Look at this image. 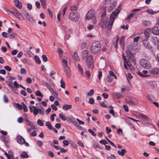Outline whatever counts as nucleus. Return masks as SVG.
<instances>
[{"label":"nucleus","instance_id":"obj_1","mask_svg":"<svg viewBox=\"0 0 159 159\" xmlns=\"http://www.w3.org/2000/svg\"><path fill=\"white\" fill-rule=\"evenodd\" d=\"M119 12V8L116 9L115 11L113 12L111 14L108 22V17H102L99 22V25L103 29H105L107 27V30L108 31H110L115 18Z\"/></svg>","mask_w":159,"mask_h":159},{"label":"nucleus","instance_id":"obj_2","mask_svg":"<svg viewBox=\"0 0 159 159\" xmlns=\"http://www.w3.org/2000/svg\"><path fill=\"white\" fill-rule=\"evenodd\" d=\"M126 53L127 56L129 59V61H127V62H125L129 67L131 68V67H132V66L131 63L129 61H131V62L134 64H135L136 63L135 59L132 53V48L131 46H129L128 47Z\"/></svg>","mask_w":159,"mask_h":159},{"label":"nucleus","instance_id":"obj_3","mask_svg":"<svg viewBox=\"0 0 159 159\" xmlns=\"http://www.w3.org/2000/svg\"><path fill=\"white\" fill-rule=\"evenodd\" d=\"M82 55L84 58H86V65L87 66L91 68L93 67V57L91 55H89L88 52L86 50H84L82 52Z\"/></svg>","mask_w":159,"mask_h":159},{"label":"nucleus","instance_id":"obj_4","mask_svg":"<svg viewBox=\"0 0 159 159\" xmlns=\"http://www.w3.org/2000/svg\"><path fill=\"white\" fill-rule=\"evenodd\" d=\"M101 47V44L99 42L94 41L91 43V51L93 54H97L100 51Z\"/></svg>","mask_w":159,"mask_h":159},{"label":"nucleus","instance_id":"obj_5","mask_svg":"<svg viewBox=\"0 0 159 159\" xmlns=\"http://www.w3.org/2000/svg\"><path fill=\"white\" fill-rule=\"evenodd\" d=\"M30 112H33L34 116H36L39 113L40 115H43L44 113V109H37L35 106H29V107Z\"/></svg>","mask_w":159,"mask_h":159},{"label":"nucleus","instance_id":"obj_6","mask_svg":"<svg viewBox=\"0 0 159 159\" xmlns=\"http://www.w3.org/2000/svg\"><path fill=\"white\" fill-rule=\"evenodd\" d=\"M140 65L143 68L149 69L152 67V65L150 62L147 59L143 58L139 61Z\"/></svg>","mask_w":159,"mask_h":159},{"label":"nucleus","instance_id":"obj_7","mask_svg":"<svg viewBox=\"0 0 159 159\" xmlns=\"http://www.w3.org/2000/svg\"><path fill=\"white\" fill-rule=\"evenodd\" d=\"M80 17V14L77 12H71L69 15L70 19L75 22H77L79 20Z\"/></svg>","mask_w":159,"mask_h":159},{"label":"nucleus","instance_id":"obj_8","mask_svg":"<svg viewBox=\"0 0 159 159\" xmlns=\"http://www.w3.org/2000/svg\"><path fill=\"white\" fill-rule=\"evenodd\" d=\"M95 11L94 9H91L89 11L86 16V19L87 20H89L92 19L93 17L94 16V14Z\"/></svg>","mask_w":159,"mask_h":159},{"label":"nucleus","instance_id":"obj_9","mask_svg":"<svg viewBox=\"0 0 159 159\" xmlns=\"http://www.w3.org/2000/svg\"><path fill=\"white\" fill-rule=\"evenodd\" d=\"M14 15L20 20H25V18L23 16L16 10H15V14Z\"/></svg>","mask_w":159,"mask_h":159},{"label":"nucleus","instance_id":"obj_10","mask_svg":"<svg viewBox=\"0 0 159 159\" xmlns=\"http://www.w3.org/2000/svg\"><path fill=\"white\" fill-rule=\"evenodd\" d=\"M143 45L146 48L150 49L152 47L150 45L149 43L147 41V39L146 38H142Z\"/></svg>","mask_w":159,"mask_h":159},{"label":"nucleus","instance_id":"obj_11","mask_svg":"<svg viewBox=\"0 0 159 159\" xmlns=\"http://www.w3.org/2000/svg\"><path fill=\"white\" fill-rule=\"evenodd\" d=\"M17 142L20 144L22 145L24 144L25 139L21 135H18L16 138Z\"/></svg>","mask_w":159,"mask_h":159},{"label":"nucleus","instance_id":"obj_12","mask_svg":"<svg viewBox=\"0 0 159 159\" xmlns=\"http://www.w3.org/2000/svg\"><path fill=\"white\" fill-rule=\"evenodd\" d=\"M151 32V29L150 28H147L144 31V34L145 36V38H146L148 39L149 36V34Z\"/></svg>","mask_w":159,"mask_h":159},{"label":"nucleus","instance_id":"obj_13","mask_svg":"<svg viewBox=\"0 0 159 159\" xmlns=\"http://www.w3.org/2000/svg\"><path fill=\"white\" fill-rule=\"evenodd\" d=\"M150 73L153 75L159 74V68H153L149 70Z\"/></svg>","mask_w":159,"mask_h":159},{"label":"nucleus","instance_id":"obj_14","mask_svg":"<svg viewBox=\"0 0 159 159\" xmlns=\"http://www.w3.org/2000/svg\"><path fill=\"white\" fill-rule=\"evenodd\" d=\"M119 38L118 36H115L113 39L112 43L115 47L116 48L117 47V44L119 41Z\"/></svg>","mask_w":159,"mask_h":159},{"label":"nucleus","instance_id":"obj_15","mask_svg":"<svg viewBox=\"0 0 159 159\" xmlns=\"http://www.w3.org/2000/svg\"><path fill=\"white\" fill-rule=\"evenodd\" d=\"M120 44L122 49L124 50L125 45V36H122L120 40Z\"/></svg>","mask_w":159,"mask_h":159},{"label":"nucleus","instance_id":"obj_16","mask_svg":"<svg viewBox=\"0 0 159 159\" xmlns=\"http://www.w3.org/2000/svg\"><path fill=\"white\" fill-rule=\"evenodd\" d=\"M148 73V71L146 70H143L142 72H138V74L141 76L143 77H148L149 75H146Z\"/></svg>","mask_w":159,"mask_h":159},{"label":"nucleus","instance_id":"obj_17","mask_svg":"<svg viewBox=\"0 0 159 159\" xmlns=\"http://www.w3.org/2000/svg\"><path fill=\"white\" fill-rule=\"evenodd\" d=\"M15 6L18 8L21 9L22 8V6L21 2L18 0H14V1Z\"/></svg>","mask_w":159,"mask_h":159},{"label":"nucleus","instance_id":"obj_18","mask_svg":"<svg viewBox=\"0 0 159 159\" xmlns=\"http://www.w3.org/2000/svg\"><path fill=\"white\" fill-rule=\"evenodd\" d=\"M142 25L146 27L150 26L151 25V22L148 20H143L142 21Z\"/></svg>","mask_w":159,"mask_h":159},{"label":"nucleus","instance_id":"obj_19","mask_svg":"<svg viewBox=\"0 0 159 159\" xmlns=\"http://www.w3.org/2000/svg\"><path fill=\"white\" fill-rule=\"evenodd\" d=\"M152 33L155 35H158L159 34V31L157 27L155 26L153 27L152 29Z\"/></svg>","mask_w":159,"mask_h":159},{"label":"nucleus","instance_id":"obj_20","mask_svg":"<svg viewBox=\"0 0 159 159\" xmlns=\"http://www.w3.org/2000/svg\"><path fill=\"white\" fill-rule=\"evenodd\" d=\"M151 41L155 45H156L159 43V40L156 37L153 36L151 37Z\"/></svg>","mask_w":159,"mask_h":159},{"label":"nucleus","instance_id":"obj_21","mask_svg":"<svg viewBox=\"0 0 159 159\" xmlns=\"http://www.w3.org/2000/svg\"><path fill=\"white\" fill-rule=\"evenodd\" d=\"M72 57L73 59L77 61H79L80 60V58L78 56V54L76 52H74L73 55Z\"/></svg>","mask_w":159,"mask_h":159},{"label":"nucleus","instance_id":"obj_22","mask_svg":"<svg viewBox=\"0 0 159 159\" xmlns=\"http://www.w3.org/2000/svg\"><path fill=\"white\" fill-rule=\"evenodd\" d=\"M126 151L125 149H122L120 150L117 151L118 154L121 156H123L125 154L126 152Z\"/></svg>","mask_w":159,"mask_h":159},{"label":"nucleus","instance_id":"obj_23","mask_svg":"<svg viewBox=\"0 0 159 159\" xmlns=\"http://www.w3.org/2000/svg\"><path fill=\"white\" fill-rule=\"evenodd\" d=\"M72 106L71 105L66 104L63 106L62 109L64 110H67L72 108Z\"/></svg>","mask_w":159,"mask_h":159},{"label":"nucleus","instance_id":"obj_24","mask_svg":"<svg viewBox=\"0 0 159 159\" xmlns=\"http://www.w3.org/2000/svg\"><path fill=\"white\" fill-rule=\"evenodd\" d=\"M64 70L66 73V74L68 76H70V70L69 67L67 66V67H64L63 68Z\"/></svg>","mask_w":159,"mask_h":159},{"label":"nucleus","instance_id":"obj_25","mask_svg":"<svg viewBox=\"0 0 159 159\" xmlns=\"http://www.w3.org/2000/svg\"><path fill=\"white\" fill-rule=\"evenodd\" d=\"M146 12L150 14H154L159 12V11H154L152 10L148 9L146 10Z\"/></svg>","mask_w":159,"mask_h":159},{"label":"nucleus","instance_id":"obj_26","mask_svg":"<svg viewBox=\"0 0 159 159\" xmlns=\"http://www.w3.org/2000/svg\"><path fill=\"white\" fill-rule=\"evenodd\" d=\"M126 102L128 104L132 106H136L138 104L137 101H136L135 102H133L131 100H129L127 101Z\"/></svg>","mask_w":159,"mask_h":159},{"label":"nucleus","instance_id":"obj_27","mask_svg":"<svg viewBox=\"0 0 159 159\" xmlns=\"http://www.w3.org/2000/svg\"><path fill=\"white\" fill-rule=\"evenodd\" d=\"M112 6H111L108 8V11L109 12H111L115 7L116 5V1L113 2L112 3Z\"/></svg>","mask_w":159,"mask_h":159},{"label":"nucleus","instance_id":"obj_28","mask_svg":"<svg viewBox=\"0 0 159 159\" xmlns=\"http://www.w3.org/2000/svg\"><path fill=\"white\" fill-rule=\"evenodd\" d=\"M29 157V156L25 152H23L20 155V158H27Z\"/></svg>","mask_w":159,"mask_h":159},{"label":"nucleus","instance_id":"obj_29","mask_svg":"<svg viewBox=\"0 0 159 159\" xmlns=\"http://www.w3.org/2000/svg\"><path fill=\"white\" fill-rule=\"evenodd\" d=\"M34 60L35 61V62L38 64H40L41 63L39 57L37 56H34Z\"/></svg>","mask_w":159,"mask_h":159},{"label":"nucleus","instance_id":"obj_30","mask_svg":"<svg viewBox=\"0 0 159 159\" xmlns=\"http://www.w3.org/2000/svg\"><path fill=\"white\" fill-rule=\"evenodd\" d=\"M2 140L4 143H8L9 141V139L7 138H6L4 136H1V137Z\"/></svg>","mask_w":159,"mask_h":159},{"label":"nucleus","instance_id":"obj_31","mask_svg":"<svg viewBox=\"0 0 159 159\" xmlns=\"http://www.w3.org/2000/svg\"><path fill=\"white\" fill-rule=\"evenodd\" d=\"M22 13L24 15L25 19L30 15L25 10H23L22 11Z\"/></svg>","mask_w":159,"mask_h":159},{"label":"nucleus","instance_id":"obj_32","mask_svg":"<svg viewBox=\"0 0 159 159\" xmlns=\"http://www.w3.org/2000/svg\"><path fill=\"white\" fill-rule=\"evenodd\" d=\"M77 68L81 72L82 75H83V68L79 64H77Z\"/></svg>","mask_w":159,"mask_h":159},{"label":"nucleus","instance_id":"obj_33","mask_svg":"<svg viewBox=\"0 0 159 159\" xmlns=\"http://www.w3.org/2000/svg\"><path fill=\"white\" fill-rule=\"evenodd\" d=\"M46 125L48 128L50 130H51L53 127L52 126L51 123L49 121L47 122L46 124Z\"/></svg>","mask_w":159,"mask_h":159},{"label":"nucleus","instance_id":"obj_34","mask_svg":"<svg viewBox=\"0 0 159 159\" xmlns=\"http://www.w3.org/2000/svg\"><path fill=\"white\" fill-rule=\"evenodd\" d=\"M7 84L10 87L11 90H13L14 88V87L13 86V84H12L11 81H8L7 82Z\"/></svg>","mask_w":159,"mask_h":159},{"label":"nucleus","instance_id":"obj_35","mask_svg":"<svg viewBox=\"0 0 159 159\" xmlns=\"http://www.w3.org/2000/svg\"><path fill=\"white\" fill-rule=\"evenodd\" d=\"M114 95L117 98H119L123 97L122 94L119 93H114Z\"/></svg>","mask_w":159,"mask_h":159},{"label":"nucleus","instance_id":"obj_36","mask_svg":"<svg viewBox=\"0 0 159 159\" xmlns=\"http://www.w3.org/2000/svg\"><path fill=\"white\" fill-rule=\"evenodd\" d=\"M139 116H140L143 118V119H144L146 121H147L148 120V118L146 116L143 114L140 113L139 114Z\"/></svg>","mask_w":159,"mask_h":159},{"label":"nucleus","instance_id":"obj_37","mask_svg":"<svg viewBox=\"0 0 159 159\" xmlns=\"http://www.w3.org/2000/svg\"><path fill=\"white\" fill-rule=\"evenodd\" d=\"M43 8H45V5L46 4V0H39Z\"/></svg>","mask_w":159,"mask_h":159},{"label":"nucleus","instance_id":"obj_38","mask_svg":"<svg viewBox=\"0 0 159 159\" xmlns=\"http://www.w3.org/2000/svg\"><path fill=\"white\" fill-rule=\"evenodd\" d=\"M28 20L32 24H34L35 22V20L33 16Z\"/></svg>","mask_w":159,"mask_h":159},{"label":"nucleus","instance_id":"obj_39","mask_svg":"<svg viewBox=\"0 0 159 159\" xmlns=\"http://www.w3.org/2000/svg\"><path fill=\"white\" fill-rule=\"evenodd\" d=\"M57 51L59 54V57H61V56L63 53V50L59 48L57 49Z\"/></svg>","mask_w":159,"mask_h":159},{"label":"nucleus","instance_id":"obj_40","mask_svg":"<svg viewBox=\"0 0 159 159\" xmlns=\"http://www.w3.org/2000/svg\"><path fill=\"white\" fill-rule=\"evenodd\" d=\"M70 37V34L66 32L65 34L64 39L65 40H68Z\"/></svg>","mask_w":159,"mask_h":159},{"label":"nucleus","instance_id":"obj_41","mask_svg":"<svg viewBox=\"0 0 159 159\" xmlns=\"http://www.w3.org/2000/svg\"><path fill=\"white\" fill-rule=\"evenodd\" d=\"M35 94L36 96L41 97H43V95L42 94L41 92L39 90H37L35 92Z\"/></svg>","mask_w":159,"mask_h":159},{"label":"nucleus","instance_id":"obj_42","mask_svg":"<svg viewBox=\"0 0 159 159\" xmlns=\"http://www.w3.org/2000/svg\"><path fill=\"white\" fill-rule=\"evenodd\" d=\"M59 117L63 120L65 121L66 120V116L62 114H60L59 115Z\"/></svg>","mask_w":159,"mask_h":159},{"label":"nucleus","instance_id":"obj_43","mask_svg":"<svg viewBox=\"0 0 159 159\" xmlns=\"http://www.w3.org/2000/svg\"><path fill=\"white\" fill-rule=\"evenodd\" d=\"M60 83L61 84V88L63 89H65V83L64 81L62 79H61L60 81Z\"/></svg>","mask_w":159,"mask_h":159},{"label":"nucleus","instance_id":"obj_44","mask_svg":"<svg viewBox=\"0 0 159 159\" xmlns=\"http://www.w3.org/2000/svg\"><path fill=\"white\" fill-rule=\"evenodd\" d=\"M94 93V91L93 89H91L89 92L88 93L87 95L89 96H91Z\"/></svg>","mask_w":159,"mask_h":159},{"label":"nucleus","instance_id":"obj_45","mask_svg":"<svg viewBox=\"0 0 159 159\" xmlns=\"http://www.w3.org/2000/svg\"><path fill=\"white\" fill-rule=\"evenodd\" d=\"M62 63L63 64V65L64 67H66L68 66L67 65V60H66L65 59H63L62 60Z\"/></svg>","mask_w":159,"mask_h":159},{"label":"nucleus","instance_id":"obj_46","mask_svg":"<svg viewBox=\"0 0 159 159\" xmlns=\"http://www.w3.org/2000/svg\"><path fill=\"white\" fill-rule=\"evenodd\" d=\"M37 124L40 126H43L44 125L43 122L40 119H38L37 121Z\"/></svg>","mask_w":159,"mask_h":159},{"label":"nucleus","instance_id":"obj_47","mask_svg":"<svg viewBox=\"0 0 159 159\" xmlns=\"http://www.w3.org/2000/svg\"><path fill=\"white\" fill-rule=\"evenodd\" d=\"M109 74L110 76H112L114 77L115 79H116L117 78V77L115 74L112 71H109Z\"/></svg>","mask_w":159,"mask_h":159},{"label":"nucleus","instance_id":"obj_48","mask_svg":"<svg viewBox=\"0 0 159 159\" xmlns=\"http://www.w3.org/2000/svg\"><path fill=\"white\" fill-rule=\"evenodd\" d=\"M42 58L43 61L44 62H46L47 61L48 59L46 55H43L42 56Z\"/></svg>","mask_w":159,"mask_h":159},{"label":"nucleus","instance_id":"obj_49","mask_svg":"<svg viewBox=\"0 0 159 159\" xmlns=\"http://www.w3.org/2000/svg\"><path fill=\"white\" fill-rule=\"evenodd\" d=\"M111 0H103V3L104 4H108L111 3Z\"/></svg>","mask_w":159,"mask_h":159},{"label":"nucleus","instance_id":"obj_50","mask_svg":"<svg viewBox=\"0 0 159 159\" xmlns=\"http://www.w3.org/2000/svg\"><path fill=\"white\" fill-rule=\"evenodd\" d=\"M63 143L64 144V147L65 146H67L69 145V143L68 140H64L63 141Z\"/></svg>","mask_w":159,"mask_h":159},{"label":"nucleus","instance_id":"obj_51","mask_svg":"<svg viewBox=\"0 0 159 159\" xmlns=\"http://www.w3.org/2000/svg\"><path fill=\"white\" fill-rule=\"evenodd\" d=\"M70 10L71 11H75L77 10V8L75 5H73L71 7Z\"/></svg>","mask_w":159,"mask_h":159},{"label":"nucleus","instance_id":"obj_52","mask_svg":"<svg viewBox=\"0 0 159 159\" xmlns=\"http://www.w3.org/2000/svg\"><path fill=\"white\" fill-rule=\"evenodd\" d=\"M134 14L133 13H131L130 14L128 15L127 17L126 18V20H128L130 18H132L134 15Z\"/></svg>","mask_w":159,"mask_h":159},{"label":"nucleus","instance_id":"obj_53","mask_svg":"<svg viewBox=\"0 0 159 159\" xmlns=\"http://www.w3.org/2000/svg\"><path fill=\"white\" fill-rule=\"evenodd\" d=\"M113 78L110 76H108L106 78L107 80L109 82H111L113 80Z\"/></svg>","mask_w":159,"mask_h":159},{"label":"nucleus","instance_id":"obj_54","mask_svg":"<svg viewBox=\"0 0 159 159\" xmlns=\"http://www.w3.org/2000/svg\"><path fill=\"white\" fill-rule=\"evenodd\" d=\"M56 73V72L54 71H52L50 73V76L53 79H55V76L54 75Z\"/></svg>","mask_w":159,"mask_h":159},{"label":"nucleus","instance_id":"obj_55","mask_svg":"<svg viewBox=\"0 0 159 159\" xmlns=\"http://www.w3.org/2000/svg\"><path fill=\"white\" fill-rule=\"evenodd\" d=\"M107 159H116V158L114 155H111V156H107Z\"/></svg>","mask_w":159,"mask_h":159},{"label":"nucleus","instance_id":"obj_56","mask_svg":"<svg viewBox=\"0 0 159 159\" xmlns=\"http://www.w3.org/2000/svg\"><path fill=\"white\" fill-rule=\"evenodd\" d=\"M106 15V11L105 8L103 10L102 14L101 15V17H103Z\"/></svg>","mask_w":159,"mask_h":159},{"label":"nucleus","instance_id":"obj_57","mask_svg":"<svg viewBox=\"0 0 159 159\" xmlns=\"http://www.w3.org/2000/svg\"><path fill=\"white\" fill-rule=\"evenodd\" d=\"M30 135L31 136H35L37 134L35 131H33L32 132L30 133Z\"/></svg>","mask_w":159,"mask_h":159},{"label":"nucleus","instance_id":"obj_58","mask_svg":"<svg viewBox=\"0 0 159 159\" xmlns=\"http://www.w3.org/2000/svg\"><path fill=\"white\" fill-rule=\"evenodd\" d=\"M5 154L6 155V156H7L8 159H11V158H12V156L11 154H8L7 152L5 153Z\"/></svg>","mask_w":159,"mask_h":159},{"label":"nucleus","instance_id":"obj_59","mask_svg":"<svg viewBox=\"0 0 159 159\" xmlns=\"http://www.w3.org/2000/svg\"><path fill=\"white\" fill-rule=\"evenodd\" d=\"M89 103L91 104H93L94 103V100L93 98H89Z\"/></svg>","mask_w":159,"mask_h":159},{"label":"nucleus","instance_id":"obj_60","mask_svg":"<svg viewBox=\"0 0 159 159\" xmlns=\"http://www.w3.org/2000/svg\"><path fill=\"white\" fill-rule=\"evenodd\" d=\"M89 132L91 134L94 136L96 135V134L91 129H88Z\"/></svg>","mask_w":159,"mask_h":159},{"label":"nucleus","instance_id":"obj_61","mask_svg":"<svg viewBox=\"0 0 159 159\" xmlns=\"http://www.w3.org/2000/svg\"><path fill=\"white\" fill-rule=\"evenodd\" d=\"M23 118L21 117H19L17 120V121L19 123H21L23 122Z\"/></svg>","mask_w":159,"mask_h":159},{"label":"nucleus","instance_id":"obj_62","mask_svg":"<svg viewBox=\"0 0 159 159\" xmlns=\"http://www.w3.org/2000/svg\"><path fill=\"white\" fill-rule=\"evenodd\" d=\"M23 110L25 112H26L28 111V109L27 108L25 104H24L23 107Z\"/></svg>","mask_w":159,"mask_h":159},{"label":"nucleus","instance_id":"obj_63","mask_svg":"<svg viewBox=\"0 0 159 159\" xmlns=\"http://www.w3.org/2000/svg\"><path fill=\"white\" fill-rule=\"evenodd\" d=\"M51 107L55 111H57L58 109L57 107L55 105V104H52L51 105Z\"/></svg>","mask_w":159,"mask_h":159},{"label":"nucleus","instance_id":"obj_64","mask_svg":"<svg viewBox=\"0 0 159 159\" xmlns=\"http://www.w3.org/2000/svg\"><path fill=\"white\" fill-rule=\"evenodd\" d=\"M106 130L107 134L110 133L111 131V129L108 127H106Z\"/></svg>","mask_w":159,"mask_h":159}]
</instances>
